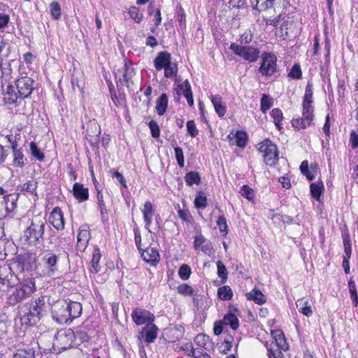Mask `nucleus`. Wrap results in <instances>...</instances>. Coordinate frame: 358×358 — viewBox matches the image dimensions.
I'll return each instance as SVG.
<instances>
[{"label": "nucleus", "mask_w": 358, "mask_h": 358, "mask_svg": "<svg viewBox=\"0 0 358 358\" xmlns=\"http://www.w3.org/2000/svg\"><path fill=\"white\" fill-rule=\"evenodd\" d=\"M45 310V296L24 303L19 308V318L22 325L34 326L38 323Z\"/></svg>", "instance_id": "1"}, {"label": "nucleus", "mask_w": 358, "mask_h": 358, "mask_svg": "<svg viewBox=\"0 0 358 358\" xmlns=\"http://www.w3.org/2000/svg\"><path fill=\"white\" fill-rule=\"evenodd\" d=\"M46 220L40 216H35L23 232L24 241L30 245L36 246L44 241Z\"/></svg>", "instance_id": "2"}, {"label": "nucleus", "mask_w": 358, "mask_h": 358, "mask_svg": "<svg viewBox=\"0 0 358 358\" xmlns=\"http://www.w3.org/2000/svg\"><path fill=\"white\" fill-rule=\"evenodd\" d=\"M312 91H306L302 104V117L294 118L292 125L297 130L303 129L310 126L314 117Z\"/></svg>", "instance_id": "3"}, {"label": "nucleus", "mask_w": 358, "mask_h": 358, "mask_svg": "<svg viewBox=\"0 0 358 358\" xmlns=\"http://www.w3.org/2000/svg\"><path fill=\"white\" fill-rule=\"evenodd\" d=\"M36 289L34 278H26L19 282L8 298V303L15 306L29 297Z\"/></svg>", "instance_id": "4"}, {"label": "nucleus", "mask_w": 358, "mask_h": 358, "mask_svg": "<svg viewBox=\"0 0 358 358\" xmlns=\"http://www.w3.org/2000/svg\"><path fill=\"white\" fill-rule=\"evenodd\" d=\"M0 220L10 216L17 208L19 194L17 192L5 194L4 189L0 187Z\"/></svg>", "instance_id": "5"}, {"label": "nucleus", "mask_w": 358, "mask_h": 358, "mask_svg": "<svg viewBox=\"0 0 358 358\" xmlns=\"http://www.w3.org/2000/svg\"><path fill=\"white\" fill-rule=\"evenodd\" d=\"M134 74L132 63L129 60L124 59L123 66L118 69L115 73L117 86L120 88L133 87L134 81L132 78Z\"/></svg>", "instance_id": "6"}, {"label": "nucleus", "mask_w": 358, "mask_h": 358, "mask_svg": "<svg viewBox=\"0 0 358 358\" xmlns=\"http://www.w3.org/2000/svg\"><path fill=\"white\" fill-rule=\"evenodd\" d=\"M259 151L262 154L266 165L273 166L278 160V150L275 144L269 139H266L259 144Z\"/></svg>", "instance_id": "7"}, {"label": "nucleus", "mask_w": 358, "mask_h": 358, "mask_svg": "<svg viewBox=\"0 0 358 358\" xmlns=\"http://www.w3.org/2000/svg\"><path fill=\"white\" fill-rule=\"evenodd\" d=\"M43 275L52 276L58 271L59 256L52 251H45L41 255Z\"/></svg>", "instance_id": "8"}, {"label": "nucleus", "mask_w": 358, "mask_h": 358, "mask_svg": "<svg viewBox=\"0 0 358 358\" xmlns=\"http://www.w3.org/2000/svg\"><path fill=\"white\" fill-rule=\"evenodd\" d=\"M229 49L231 50L235 55L249 62H255L259 55V50L251 46H241L232 43L230 45Z\"/></svg>", "instance_id": "9"}, {"label": "nucleus", "mask_w": 358, "mask_h": 358, "mask_svg": "<svg viewBox=\"0 0 358 358\" xmlns=\"http://www.w3.org/2000/svg\"><path fill=\"white\" fill-rule=\"evenodd\" d=\"M85 324L84 323L83 326L78 327L75 332L69 329L66 331L58 333L56 338L58 341H63L66 338L71 340V338L74 337L76 344L87 342L90 339V336L86 331H85Z\"/></svg>", "instance_id": "10"}, {"label": "nucleus", "mask_w": 358, "mask_h": 358, "mask_svg": "<svg viewBox=\"0 0 358 358\" xmlns=\"http://www.w3.org/2000/svg\"><path fill=\"white\" fill-rule=\"evenodd\" d=\"M15 265L20 272L35 269L36 268V255L32 252L24 253L17 257Z\"/></svg>", "instance_id": "11"}, {"label": "nucleus", "mask_w": 358, "mask_h": 358, "mask_svg": "<svg viewBox=\"0 0 358 358\" xmlns=\"http://www.w3.org/2000/svg\"><path fill=\"white\" fill-rule=\"evenodd\" d=\"M262 64L259 71L262 76H271L277 69V58L272 53H264L262 56Z\"/></svg>", "instance_id": "12"}, {"label": "nucleus", "mask_w": 358, "mask_h": 358, "mask_svg": "<svg viewBox=\"0 0 358 358\" xmlns=\"http://www.w3.org/2000/svg\"><path fill=\"white\" fill-rule=\"evenodd\" d=\"M131 318L137 325H147V324H150L154 321L155 316L147 310L136 308L131 313Z\"/></svg>", "instance_id": "13"}, {"label": "nucleus", "mask_w": 358, "mask_h": 358, "mask_svg": "<svg viewBox=\"0 0 358 358\" xmlns=\"http://www.w3.org/2000/svg\"><path fill=\"white\" fill-rule=\"evenodd\" d=\"M57 309L52 311V318L59 324L71 322V317L69 315V310L66 301L58 305Z\"/></svg>", "instance_id": "14"}, {"label": "nucleus", "mask_w": 358, "mask_h": 358, "mask_svg": "<svg viewBox=\"0 0 358 358\" xmlns=\"http://www.w3.org/2000/svg\"><path fill=\"white\" fill-rule=\"evenodd\" d=\"M90 239V229L87 225H83L80 227L77 235V248L80 251H84Z\"/></svg>", "instance_id": "15"}, {"label": "nucleus", "mask_w": 358, "mask_h": 358, "mask_svg": "<svg viewBox=\"0 0 358 358\" xmlns=\"http://www.w3.org/2000/svg\"><path fill=\"white\" fill-rule=\"evenodd\" d=\"M49 222L57 230H62L64 228L63 213L59 208H55L50 213Z\"/></svg>", "instance_id": "16"}, {"label": "nucleus", "mask_w": 358, "mask_h": 358, "mask_svg": "<svg viewBox=\"0 0 358 358\" xmlns=\"http://www.w3.org/2000/svg\"><path fill=\"white\" fill-rule=\"evenodd\" d=\"M32 91L29 93L24 94L21 91H3V99L6 104H14L17 102V99L27 98L30 96Z\"/></svg>", "instance_id": "17"}, {"label": "nucleus", "mask_w": 358, "mask_h": 358, "mask_svg": "<svg viewBox=\"0 0 358 358\" xmlns=\"http://www.w3.org/2000/svg\"><path fill=\"white\" fill-rule=\"evenodd\" d=\"M158 328L152 322L147 324L140 332V336L145 337V341L148 343L154 342L157 336Z\"/></svg>", "instance_id": "18"}, {"label": "nucleus", "mask_w": 358, "mask_h": 358, "mask_svg": "<svg viewBox=\"0 0 358 358\" xmlns=\"http://www.w3.org/2000/svg\"><path fill=\"white\" fill-rule=\"evenodd\" d=\"M144 261L151 265H155L159 262V254L157 250L153 248H148L145 250H140Z\"/></svg>", "instance_id": "19"}, {"label": "nucleus", "mask_w": 358, "mask_h": 358, "mask_svg": "<svg viewBox=\"0 0 358 358\" xmlns=\"http://www.w3.org/2000/svg\"><path fill=\"white\" fill-rule=\"evenodd\" d=\"M142 213L143 215V219L145 222V229L150 232V227L152 224V217L154 215V208L152 203L149 201H147L143 206L142 209Z\"/></svg>", "instance_id": "20"}, {"label": "nucleus", "mask_w": 358, "mask_h": 358, "mask_svg": "<svg viewBox=\"0 0 358 358\" xmlns=\"http://www.w3.org/2000/svg\"><path fill=\"white\" fill-rule=\"evenodd\" d=\"M73 195L79 201H85L89 199L88 188L83 184L76 182L73 187Z\"/></svg>", "instance_id": "21"}, {"label": "nucleus", "mask_w": 358, "mask_h": 358, "mask_svg": "<svg viewBox=\"0 0 358 358\" xmlns=\"http://www.w3.org/2000/svg\"><path fill=\"white\" fill-rule=\"evenodd\" d=\"M227 138L231 145H236L239 148H244L248 141L247 134L243 131H237L232 136L229 135Z\"/></svg>", "instance_id": "22"}, {"label": "nucleus", "mask_w": 358, "mask_h": 358, "mask_svg": "<svg viewBox=\"0 0 358 358\" xmlns=\"http://www.w3.org/2000/svg\"><path fill=\"white\" fill-rule=\"evenodd\" d=\"M171 55L166 52H160L154 61L155 67L157 70H162L171 63Z\"/></svg>", "instance_id": "23"}, {"label": "nucleus", "mask_w": 358, "mask_h": 358, "mask_svg": "<svg viewBox=\"0 0 358 358\" xmlns=\"http://www.w3.org/2000/svg\"><path fill=\"white\" fill-rule=\"evenodd\" d=\"M66 303L71 322L74 319L80 316L82 313V306L80 303L76 301H66Z\"/></svg>", "instance_id": "24"}, {"label": "nucleus", "mask_w": 358, "mask_h": 358, "mask_svg": "<svg viewBox=\"0 0 358 358\" xmlns=\"http://www.w3.org/2000/svg\"><path fill=\"white\" fill-rule=\"evenodd\" d=\"M296 306L299 310V312L303 315L308 317L313 315V310L308 299L304 298L298 299L296 301Z\"/></svg>", "instance_id": "25"}, {"label": "nucleus", "mask_w": 358, "mask_h": 358, "mask_svg": "<svg viewBox=\"0 0 358 358\" xmlns=\"http://www.w3.org/2000/svg\"><path fill=\"white\" fill-rule=\"evenodd\" d=\"M38 183L34 180H28L26 182L17 186V190L22 192H27L31 195L37 196L36 189Z\"/></svg>", "instance_id": "26"}, {"label": "nucleus", "mask_w": 358, "mask_h": 358, "mask_svg": "<svg viewBox=\"0 0 358 358\" xmlns=\"http://www.w3.org/2000/svg\"><path fill=\"white\" fill-rule=\"evenodd\" d=\"M13 166L15 168H23L26 164L27 159L24 157V154L19 149L13 148Z\"/></svg>", "instance_id": "27"}, {"label": "nucleus", "mask_w": 358, "mask_h": 358, "mask_svg": "<svg viewBox=\"0 0 358 358\" xmlns=\"http://www.w3.org/2000/svg\"><path fill=\"white\" fill-rule=\"evenodd\" d=\"M271 335L274 338L277 346L280 350H287L288 349L286 343L284 334L281 330H273L271 331Z\"/></svg>", "instance_id": "28"}, {"label": "nucleus", "mask_w": 358, "mask_h": 358, "mask_svg": "<svg viewBox=\"0 0 358 358\" xmlns=\"http://www.w3.org/2000/svg\"><path fill=\"white\" fill-rule=\"evenodd\" d=\"M210 99L218 116L223 117L226 113V107L222 100V98L219 96H211Z\"/></svg>", "instance_id": "29"}, {"label": "nucleus", "mask_w": 358, "mask_h": 358, "mask_svg": "<svg viewBox=\"0 0 358 358\" xmlns=\"http://www.w3.org/2000/svg\"><path fill=\"white\" fill-rule=\"evenodd\" d=\"M245 296L248 300L253 301L259 305L266 302V296L261 291L256 289H253L251 292L247 293Z\"/></svg>", "instance_id": "30"}, {"label": "nucleus", "mask_w": 358, "mask_h": 358, "mask_svg": "<svg viewBox=\"0 0 358 358\" xmlns=\"http://www.w3.org/2000/svg\"><path fill=\"white\" fill-rule=\"evenodd\" d=\"M256 1L257 6L262 10L283 6L285 0H256Z\"/></svg>", "instance_id": "31"}, {"label": "nucleus", "mask_w": 358, "mask_h": 358, "mask_svg": "<svg viewBox=\"0 0 358 358\" xmlns=\"http://www.w3.org/2000/svg\"><path fill=\"white\" fill-rule=\"evenodd\" d=\"M101 255L99 248H95L93 251L92 258L90 262V272L97 273L101 268L99 262Z\"/></svg>", "instance_id": "32"}, {"label": "nucleus", "mask_w": 358, "mask_h": 358, "mask_svg": "<svg viewBox=\"0 0 358 358\" xmlns=\"http://www.w3.org/2000/svg\"><path fill=\"white\" fill-rule=\"evenodd\" d=\"M220 323L226 326H230L234 330H236L239 327L238 317L232 313H227L220 321Z\"/></svg>", "instance_id": "33"}, {"label": "nucleus", "mask_w": 358, "mask_h": 358, "mask_svg": "<svg viewBox=\"0 0 358 358\" xmlns=\"http://www.w3.org/2000/svg\"><path fill=\"white\" fill-rule=\"evenodd\" d=\"M168 106V96L166 94H162L157 101L156 110L159 115L165 113Z\"/></svg>", "instance_id": "34"}, {"label": "nucleus", "mask_w": 358, "mask_h": 358, "mask_svg": "<svg viewBox=\"0 0 358 358\" xmlns=\"http://www.w3.org/2000/svg\"><path fill=\"white\" fill-rule=\"evenodd\" d=\"M34 80L29 77H22L16 82L17 90H34L33 87Z\"/></svg>", "instance_id": "35"}, {"label": "nucleus", "mask_w": 358, "mask_h": 358, "mask_svg": "<svg viewBox=\"0 0 358 358\" xmlns=\"http://www.w3.org/2000/svg\"><path fill=\"white\" fill-rule=\"evenodd\" d=\"M348 289L352 305L355 307H357L358 305V294L356 284L352 278H350V280L348 281Z\"/></svg>", "instance_id": "36"}, {"label": "nucleus", "mask_w": 358, "mask_h": 358, "mask_svg": "<svg viewBox=\"0 0 358 358\" xmlns=\"http://www.w3.org/2000/svg\"><path fill=\"white\" fill-rule=\"evenodd\" d=\"M217 296L221 300L229 301L233 296L232 289L228 285L220 287L217 289Z\"/></svg>", "instance_id": "37"}, {"label": "nucleus", "mask_w": 358, "mask_h": 358, "mask_svg": "<svg viewBox=\"0 0 358 358\" xmlns=\"http://www.w3.org/2000/svg\"><path fill=\"white\" fill-rule=\"evenodd\" d=\"M185 180L189 186H192L194 184L199 185L201 182V177L199 173L190 171L185 175Z\"/></svg>", "instance_id": "38"}, {"label": "nucleus", "mask_w": 358, "mask_h": 358, "mask_svg": "<svg viewBox=\"0 0 358 358\" xmlns=\"http://www.w3.org/2000/svg\"><path fill=\"white\" fill-rule=\"evenodd\" d=\"M310 189L312 196L316 200H319L324 189L323 183L322 182L312 183L310 185Z\"/></svg>", "instance_id": "39"}, {"label": "nucleus", "mask_w": 358, "mask_h": 358, "mask_svg": "<svg viewBox=\"0 0 358 358\" xmlns=\"http://www.w3.org/2000/svg\"><path fill=\"white\" fill-rule=\"evenodd\" d=\"M97 199H98L99 207L101 220L105 221L108 219V213H107L106 206L103 201V194L99 191H98V192H97Z\"/></svg>", "instance_id": "40"}, {"label": "nucleus", "mask_w": 358, "mask_h": 358, "mask_svg": "<svg viewBox=\"0 0 358 358\" xmlns=\"http://www.w3.org/2000/svg\"><path fill=\"white\" fill-rule=\"evenodd\" d=\"M273 105V100L268 94H264L261 99V110L266 113Z\"/></svg>", "instance_id": "41"}, {"label": "nucleus", "mask_w": 358, "mask_h": 358, "mask_svg": "<svg viewBox=\"0 0 358 358\" xmlns=\"http://www.w3.org/2000/svg\"><path fill=\"white\" fill-rule=\"evenodd\" d=\"M35 351L32 348L18 350L13 358H34Z\"/></svg>", "instance_id": "42"}, {"label": "nucleus", "mask_w": 358, "mask_h": 358, "mask_svg": "<svg viewBox=\"0 0 358 358\" xmlns=\"http://www.w3.org/2000/svg\"><path fill=\"white\" fill-rule=\"evenodd\" d=\"M111 99L115 106L124 103L125 96L122 91H110Z\"/></svg>", "instance_id": "43"}, {"label": "nucleus", "mask_w": 358, "mask_h": 358, "mask_svg": "<svg viewBox=\"0 0 358 358\" xmlns=\"http://www.w3.org/2000/svg\"><path fill=\"white\" fill-rule=\"evenodd\" d=\"M271 116L273 119V122L277 128L280 130L282 127L280 125V122L283 118V115L282 111L278 108H274L271 112Z\"/></svg>", "instance_id": "44"}, {"label": "nucleus", "mask_w": 358, "mask_h": 358, "mask_svg": "<svg viewBox=\"0 0 358 358\" xmlns=\"http://www.w3.org/2000/svg\"><path fill=\"white\" fill-rule=\"evenodd\" d=\"M195 207L197 208L203 209L207 206V198L205 194L202 192H199L194 200Z\"/></svg>", "instance_id": "45"}, {"label": "nucleus", "mask_w": 358, "mask_h": 358, "mask_svg": "<svg viewBox=\"0 0 358 358\" xmlns=\"http://www.w3.org/2000/svg\"><path fill=\"white\" fill-rule=\"evenodd\" d=\"M178 294L183 296H194V291L192 287L188 284H182L177 287Z\"/></svg>", "instance_id": "46"}, {"label": "nucleus", "mask_w": 358, "mask_h": 358, "mask_svg": "<svg viewBox=\"0 0 358 358\" xmlns=\"http://www.w3.org/2000/svg\"><path fill=\"white\" fill-rule=\"evenodd\" d=\"M195 343L203 350L207 349V345L209 344V337L204 334H198L194 340Z\"/></svg>", "instance_id": "47"}, {"label": "nucleus", "mask_w": 358, "mask_h": 358, "mask_svg": "<svg viewBox=\"0 0 358 358\" xmlns=\"http://www.w3.org/2000/svg\"><path fill=\"white\" fill-rule=\"evenodd\" d=\"M217 275L221 278L222 283H224L227 280L228 272L224 264L221 261L217 262Z\"/></svg>", "instance_id": "48"}, {"label": "nucleus", "mask_w": 358, "mask_h": 358, "mask_svg": "<svg viewBox=\"0 0 358 358\" xmlns=\"http://www.w3.org/2000/svg\"><path fill=\"white\" fill-rule=\"evenodd\" d=\"M129 15L136 23H140L142 21L143 14L139 8L136 6H131L129 8Z\"/></svg>", "instance_id": "49"}, {"label": "nucleus", "mask_w": 358, "mask_h": 358, "mask_svg": "<svg viewBox=\"0 0 358 358\" xmlns=\"http://www.w3.org/2000/svg\"><path fill=\"white\" fill-rule=\"evenodd\" d=\"M30 151L31 155L37 159L38 161H43L44 159V155L42 153V152L40 150V149L38 148L37 145L34 142H31L30 143Z\"/></svg>", "instance_id": "50"}, {"label": "nucleus", "mask_w": 358, "mask_h": 358, "mask_svg": "<svg viewBox=\"0 0 358 358\" xmlns=\"http://www.w3.org/2000/svg\"><path fill=\"white\" fill-rule=\"evenodd\" d=\"M191 273V268L187 264H182L178 271V275L180 278L183 280H187L189 279Z\"/></svg>", "instance_id": "51"}, {"label": "nucleus", "mask_w": 358, "mask_h": 358, "mask_svg": "<svg viewBox=\"0 0 358 358\" xmlns=\"http://www.w3.org/2000/svg\"><path fill=\"white\" fill-rule=\"evenodd\" d=\"M50 13L55 20H58L61 16V7L58 2L53 1L50 5Z\"/></svg>", "instance_id": "52"}, {"label": "nucleus", "mask_w": 358, "mask_h": 358, "mask_svg": "<svg viewBox=\"0 0 358 358\" xmlns=\"http://www.w3.org/2000/svg\"><path fill=\"white\" fill-rule=\"evenodd\" d=\"M302 71L299 64H295L290 69L288 76L293 79H299L301 78Z\"/></svg>", "instance_id": "53"}, {"label": "nucleus", "mask_w": 358, "mask_h": 358, "mask_svg": "<svg viewBox=\"0 0 358 358\" xmlns=\"http://www.w3.org/2000/svg\"><path fill=\"white\" fill-rule=\"evenodd\" d=\"M174 152L178 166L180 168H183L185 166V159L182 150L180 147H176L174 148Z\"/></svg>", "instance_id": "54"}, {"label": "nucleus", "mask_w": 358, "mask_h": 358, "mask_svg": "<svg viewBox=\"0 0 358 358\" xmlns=\"http://www.w3.org/2000/svg\"><path fill=\"white\" fill-rule=\"evenodd\" d=\"M164 76L166 78H171L174 76L177 72V65L176 63H171L164 69Z\"/></svg>", "instance_id": "55"}, {"label": "nucleus", "mask_w": 358, "mask_h": 358, "mask_svg": "<svg viewBox=\"0 0 358 358\" xmlns=\"http://www.w3.org/2000/svg\"><path fill=\"white\" fill-rule=\"evenodd\" d=\"M343 245L345 255L343 256L345 259H350L351 257L352 248L351 241L349 237L343 238Z\"/></svg>", "instance_id": "56"}, {"label": "nucleus", "mask_w": 358, "mask_h": 358, "mask_svg": "<svg viewBox=\"0 0 358 358\" xmlns=\"http://www.w3.org/2000/svg\"><path fill=\"white\" fill-rule=\"evenodd\" d=\"M187 130L188 134L192 137H195L199 134V130L196 129L194 120H189L187 122Z\"/></svg>", "instance_id": "57"}, {"label": "nucleus", "mask_w": 358, "mask_h": 358, "mask_svg": "<svg viewBox=\"0 0 358 358\" xmlns=\"http://www.w3.org/2000/svg\"><path fill=\"white\" fill-rule=\"evenodd\" d=\"M217 225L218 226L219 229L221 232L227 233L228 226L226 218L223 215H221L218 217L217 220Z\"/></svg>", "instance_id": "58"}, {"label": "nucleus", "mask_w": 358, "mask_h": 358, "mask_svg": "<svg viewBox=\"0 0 358 358\" xmlns=\"http://www.w3.org/2000/svg\"><path fill=\"white\" fill-rule=\"evenodd\" d=\"M149 127L151 131V134L153 138H157L159 136L160 130L159 126L156 122L151 120L149 123Z\"/></svg>", "instance_id": "59"}, {"label": "nucleus", "mask_w": 358, "mask_h": 358, "mask_svg": "<svg viewBox=\"0 0 358 358\" xmlns=\"http://www.w3.org/2000/svg\"><path fill=\"white\" fill-rule=\"evenodd\" d=\"M349 144L352 149H355L358 147V134L354 130L350 132Z\"/></svg>", "instance_id": "60"}, {"label": "nucleus", "mask_w": 358, "mask_h": 358, "mask_svg": "<svg viewBox=\"0 0 358 358\" xmlns=\"http://www.w3.org/2000/svg\"><path fill=\"white\" fill-rule=\"evenodd\" d=\"M192 352L194 358H211L209 355L204 352L201 348L193 349Z\"/></svg>", "instance_id": "61"}, {"label": "nucleus", "mask_w": 358, "mask_h": 358, "mask_svg": "<svg viewBox=\"0 0 358 358\" xmlns=\"http://www.w3.org/2000/svg\"><path fill=\"white\" fill-rule=\"evenodd\" d=\"M241 194L242 196L248 199H251L253 196V191L248 186L244 185L241 189Z\"/></svg>", "instance_id": "62"}, {"label": "nucleus", "mask_w": 358, "mask_h": 358, "mask_svg": "<svg viewBox=\"0 0 358 358\" xmlns=\"http://www.w3.org/2000/svg\"><path fill=\"white\" fill-rule=\"evenodd\" d=\"M201 251L207 255L211 256L214 253L213 246L211 243H207L201 247Z\"/></svg>", "instance_id": "63"}, {"label": "nucleus", "mask_w": 358, "mask_h": 358, "mask_svg": "<svg viewBox=\"0 0 358 358\" xmlns=\"http://www.w3.org/2000/svg\"><path fill=\"white\" fill-rule=\"evenodd\" d=\"M178 216L180 219H182L183 221H185L187 222H190L191 221V215L189 213L187 210H184L182 209H179L178 210Z\"/></svg>", "instance_id": "64"}]
</instances>
